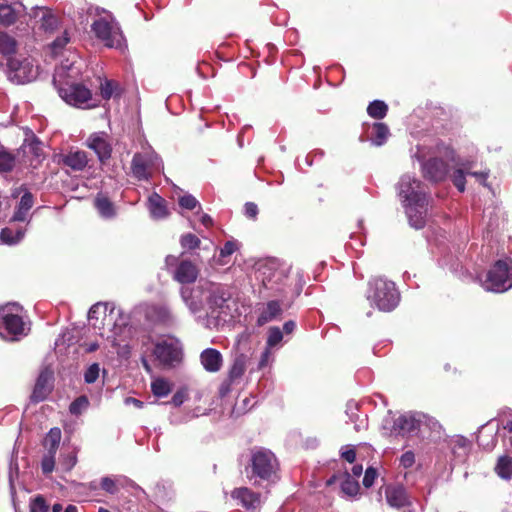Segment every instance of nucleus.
I'll return each mask as SVG.
<instances>
[{
  "instance_id": "obj_8",
  "label": "nucleus",
  "mask_w": 512,
  "mask_h": 512,
  "mask_svg": "<svg viewBox=\"0 0 512 512\" xmlns=\"http://www.w3.org/2000/svg\"><path fill=\"white\" fill-rule=\"evenodd\" d=\"M424 427L439 432L441 425L434 418L420 412H406L396 418L393 424V430L403 436L421 433Z\"/></svg>"
},
{
  "instance_id": "obj_13",
  "label": "nucleus",
  "mask_w": 512,
  "mask_h": 512,
  "mask_svg": "<svg viewBox=\"0 0 512 512\" xmlns=\"http://www.w3.org/2000/svg\"><path fill=\"white\" fill-rule=\"evenodd\" d=\"M153 354L162 364H172L181 359V348L175 340H161L155 344Z\"/></svg>"
},
{
  "instance_id": "obj_45",
  "label": "nucleus",
  "mask_w": 512,
  "mask_h": 512,
  "mask_svg": "<svg viewBox=\"0 0 512 512\" xmlns=\"http://www.w3.org/2000/svg\"><path fill=\"white\" fill-rule=\"evenodd\" d=\"M117 482L118 479L106 476L101 479L100 485L101 488L107 493L115 494L119 490Z\"/></svg>"
},
{
  "instance_id": "obj_16",
  "label": "nucleus",
  "mask_w": 512,
  "mask_h": 512,
  "mask_svg": "<svg viewBox=\"0 0 512 512\" xmlns=\"http://www.w3.org/2000/svg\"><path fill=\"white\" fill-rule=\"evenodd\" d=\"M448 448L456 463L464 462L471 450V442L464 436L454 435L447 440Z\"/></svg>"
},
{
  "instance_id": "obj_37",
  "label": "nucleus",
  "mask_w": 512,
  "mask_h": 512,
  "mask_svg": "<svg viewBox=\"0 0 512 512\" xmlns=\"http://www.w3.org/2000/svg\"><path fill=\"white\" fill-rule=\"evenodd\" d=\"M151 390L155 396L165 397L171 392V387L168 381L158 378L152 381Z\"/></svg>"
},
{
  "instance_id": "obj_26",
  "label": "nucleus",
  "mask_w": 512,
  "mask_h": 512,
  "mask_svg": "<svg viewBox=\"0 0 512 512\" xmlns=\"http://www.w3.org/2000/svg\"><path fill=\"white\" fill-rule=\"evenodd\" d=\"M281 312L282 309L278 301H269L257 319L258 326H263L264 324L273 321L281 314Z\"/></svg>"
},
{
  "instance_id": "obj_56",
  "label": "nucleus",
  "mask_w": 512,
  "mask_h": 512,
  "mask_svg": "<svg viewBox=\"0 0 512 512\" xmlns=\"http://www.w3.org/2000/svg\"><path fill=\"white\" fill-rule=\"evenodd\" d=\"M341 456L343 459H345L349 463H353L356 458V453H355L354 448H352L351 446H344L341 449Z\"/></svg>"
},
{
  "instance_id": "obj_38",
  "label": "nucleus",
  "mask_w": 512,
  "mask_h": 512,
  "mask_svg": "<svg viewBox=\"0 0 512 512\" xmlns=\"http://www.w3.org/2000/svg\"><path fill=\"white\" fill-rule=\"evenodd\" d=\"M41 20V26L45 31L52 32L58 27V18L49 10H42Z\"/></svg>"
},
{
  "instance_id": "obj_1",
  "label": "nucleus",
  "mask_w": 512,
  "mask_h": 512,
  "mask_svg": "<svg viewBox=\"0 0 512 512\" xmlns=\"http://www.w3.org/2000/svg\"><path fill=\"white\" fill-rule=\"evenodd\" d=\"M88 319L94 328L100 330V336L114 348H127L125 342L131 336V328L128 315L120 308L110 303H96L90 308ZM118 353L121 351L118 350Z\"/></svg>"
},
{
  "instance_id": "obj_7",
  "label": "nucleus",
  "mask_w": 512,
  "mask_h": 512,
  "mask_svg": "<svg viewBox=\"0 0 512 512\" xmlns=\"http://www.w3.org/2000/svg\"><path fill=\"white\" fill-rule=\"evenodd\" d=\"M91 29L95 37L106 47L114 48L121 52L127 48L122 30L110 13H106L105 16L96 19L92 23Z\"/></svg>"
},
{
  "instance_id": "obj_64",
  "label": "nucleus",
  "mask_w": 512,
  "mask_h": 512,
  "mask_svg": "<svg viewBox=\"0 0 512 512\" xmlns=\"http://www.w3.org/2000/svg\"><path fill=\"white\" fill-rule=\"evenodd\" d=\"M124 402L126 405H133L139 409L143 407V402L133 397H127Z\"/></svg>"
},
{
  "instance_id": "obj_30",
  "label": "nucleus",
  "mask_w": 512,
  "mask_h": 512,
  "mask_svg": "<svg viewBox=\"0 0 512 512\" xmlns=\"http://www.w3.org/2000/svg\"><path fill=\"white\" fill-rule=\"evenodd\" d=\"M61 430L57 427L50 429L44 439V447L46 452L55 453L58 450L61 441Z\"/></svg>"
},
{
  "instance_id": "obj_27",
  "label": "nucleus",
  "mask_w": 512,
  "mask_h": 512,
  "mask_svg": "<svg viewBox=\"0 0 512 512\" xmlns=\"http://www.w3.org/2000/svg\"><path fill=\"white\" fill-rule=\"evenodd\" d=\"M94 205L103 218L110 219L116 215L114 204L102 194L96 196Z\"/></svg>"
},
{
  "instance_id": "obj_22",
  "label": "nucleus",
  "mask_w": 512,
  "mask_h": 512,
  "mask_svg": "<svg viewBox=\"0 0 512 512\" xmlns=\"http://www.w3.org/2000/svg\"><path fill=\"white\" fill-rule=\"evenodd\" d=\"M232 497L240 502L246 509H256L260 505V496L246 487L237 488Z\"/></svg>"
},
{
  "instance_id": "obj_39",
  "label": "nucleus",
  "mask_w": 512,
  "mask_h": 512,
  "mask_svg": "<svg viewBox=\"0 0 512 512\" xmlns=\"http://www.w3.org/2000/svg\"><path fill=\"white\" fill-rule=\"evenodd\" d=\"M342 491L348 496H355L359 491V483L349 474H346L345 479L341 483Z\"/></svg>"
},
{
  "instance_id": "obj_59",
  "label": "nucleus",
  "mask_w": 512,
  "mask_h": 512,
  "mask_svg": "<svg viewBox=\"0 0 512 512\" xmlns=\"http://www.w3.org/2000/svg\"><path fill=\"white\" fill-rule=\"evenodd\" d=\"M357 409V404L355 402L351 401L347 404L346 414L351 421H355Z\"/></svg>"
},
{
  "instance_id": "obj_5",
  "label": "nucleus",
  "mask_w": 512,
  "mask_h": 512,
  "mask_svg": "<svg viewBox=\"0 0 512 512\" xmlns=\"http://www.w3.org/2000/svg\"><path fill=\"white\" fill-rule=\"evenodd\" d=\"M30 330L29 323L23 319V308L16 303L0 307V337L8 341H18Z\"/></svg>"
},
{
  "instance_id": "obj_46",
  "label": "nucleus",
  "mask_w": 512,
  "mask_h": 512,
  "mask_svg": "<svg viewBox=\"0 0 512 512\" xmlns=\"http://www.w3.org/2000/svg\"><path fill=\"white\" fill-rule=\"evenodd\" d=\"M55 453L46 452L41 462V468L44 474H49L54 470Z\"/></svg>"
},
{
  "instance_id": "obj_31",
  "label": "nucleus",
  "mask_w": 512,
  "mask_h": 512,
  "mask_svg": "<svg viewBox=\"0 0 512 512\" xmlns=\"http://www.w3.org/2000/svg\"><path fill=\"white\" fill-rule=\"evenodd\" d=\"M495 471L499 477L505 480L512 478V458L509 456H501L498 459Z\"/></svg>"
},
{
  "instance_id": "obj_2",
  "label": "nucleus",
  "mask_w": 512,
  "mask_h": 512,
  "mask_svg": "<svg viewBox=\"0 0 512 512\" xmlns=\"http://www.w3.org/2000/svg\"><path fill=\"white\" fill-rule=\"evenodd\" d=\"M181 297L189 311L194 315L218 317L227 308L231 294L219 283L200 282L193 288H181Z\"/></svg>"
},
{
  "instance_id": "obj_53",
  "label": "nucleus",
  "mask_w": 512,
  "mask_h": 512,
  "mask_svg": "<svg viewBox=\"0 0 512 512\" xmlns=\"http://www.w3.org/2000/svg\"><path fill=\"white\" fill-rule=\"evenodd\" d=\"M238 249V245L235 241H227L224 246L220 249L221 257H228L232 255Z\"/></svg>"
},
{
  "instance_id": "obj_15",
  "label": "nucleus",
  "mask_w": 512,
  "mask_h": 512,
  "mask_svg": "<svg viewBox=\"0 0 512 512\" xmlns=\"http://www.w3.org/2000/svg\"><path fill=\"white\" fill-rule=\"evenodd\" d=\"M283 277L284 271L279 270L275 262L259 264L256 271V278L260 280L266 288H273V284L280 282Z\"/></svg>"
},
{
  "instance_id": "obj_44",
  "label": "nucleus",
  "mask_w": 512,
  "mask_h": 512,
  "mask_svg": "<svg viewBox=\"0 0 512 512\" xmlns=\"http://www.w3.org/2000/svg\"><path fill=\"white\" fill-rule=\"evenodd\" d=\"M118 88V84L111 80H105L100 85V92L104 99H110L116 89Z\"/></svg>"
},
{
  "instance_id": "obj_32",
  "label": "nucleus",
  "mask_w": 512,
  "mask_h": 512,
  "mask_svg": "<svg viewBox=\"0 0 512 512\" xmlns=\"http://www.w3.org/2000/svg\"><path fill=\"white\" fill-rule=\"evenodd\" d=\"M41 146V142L34 135H31L30 138L25 139L21 148L24 154H32L36 158H39L42 156Z\"/></svg>"
},
{
  "instance_id": "obj_62",
  "label": "nucleus",
  "mask_w": 512,
  "mask_h": 512,
  "mask_svg": "<svg viewBox=\"0 0 512 512\" xmlns=\"http://www.w3.org/2000/svg\"><path fill=\"white\" fill-rule=\"evenodd\" d=\"M25 192H30V191L28 190V188H27L25 185H21V186H19V187H15V188H13V189H12L11 196H12L13 198H18V197H20V198H21V196H22Z\"/></svg>"
},
{
  "instance_id": "obj_54",
  "label": "nucleus",
  "mask_w": 512,
  "mask_h": 512,
  "mask_svg": "<svg viewBox=\"0 0 512 512\" xmlns=\"http://www.w3.org/2000/svg\"><path fill=\"white\" fill-rule=\"evenodd\" d=\"M377 477V471L374 468H367L363 478V485L367 488L371 487Z\"/></svg>"
},
{
  "instance_id": "obj_52",
  "label": "nucleus",
  "mask_w": 512,
  "mask_h": 512,
  "mask_svg": "<svg viewBox=\"0 0 512 512\" xmlns=\"http://www.w3.org/2000/svg\"><path fill=\"white\" fill-rule=\"evenodd\" d=\"M198 204L199 203L197 199L190 194L184 195L179 198V205L184 209L193 210L198 206Z\"/></svg>"
},
{
  "instance_id": "obj_34",
  "label": "nucleus",
  "mask_w": 512,
  "mask_h": 512,
  "mask_svg": "<svg viewBox=\"0 0 512 512\" xmlns=\"http://www.w3.org/2000/svg\"><path fill=\"white\" fill-rule=\"evenodd\" d=\"M388 111V106L385 102L381 100H374L371 102L367 108V113L369 116L375 119H382L386 116Z\"/></svg>"
},
{
  "instance_id": "obj_6",
  "label": "nucleus",
  "mask_w": 512,
  "mask_h": 512,
  "mask_svg": "<svg viewBox=\"0 0 512 512\" xmlns=\"http://www.w3.org/2000/svg\"><path fill=\"white\" fill-rule=\"evenodd\" d=\"M367 299L380 311L394 310L400 301V294L395 283L385 278H374L369 281Z\"/></svg>"
},
{
  "instance_id": "obj_60",
  "label": "nucleus",
  "mask_w": 512,
  "mask_h": 512,
  "mask_svg": "<svg viewBox=\"0 0 512 512\" xmlns=\"http://www.w3.org/2000/svg\"><path fill=\"white\" fill-rule=\"evenodd\" d=\"M53 512H78V509L75 505H68L65 510H63V507L61 504H54L52 507Z\"/></svg>"
},
{
  "instance_id": "obj_50",
  "label": "nucleus",
  "mask_w": 512,
  "mask_h": 512,
  "mask_svg": "<svg viewBox=\"0 0 512 512\" xmlns=\"http://www.w3.org/2000/svg\"><path fill=\"white\" fill-rule=\"evenodd\" d=\"M49 509L45 499L38 495L30 503V512H47Z\"/></svg>"
},
{
  "instance_id": "obj_47",
  "label": "nucleus",
  "mask_w": 512,
  "mask_h": 512,
  "mask_svg": "<svg viewBox=\"0 0 512 512\" xmlns=\"http://www.w3.org/2000/svg\"><path fill=\"white\" fill-rule=\"evenodd\" d=\"M283 334L278 327H271L268 331L267 346L274 347L281 342Z\"/></svg>"
},
{
  "instance_id": "obj_19",
  "label": "nucleus",
  "mask_w": 512,
  "mask_h": 512,
  "mask_svg": "<svg viewBox=\"0 0 512 512\" xmlns=\"http://www.w3.org/2000/svg\"><path fill=\"white\" fill-rule=\"evenodd\" d=\"M387 503L394 508H402L410 504L408 495L403 486H387L385 489Z\"/></svg>"
},
{
  "instance_id": "obj_57",
  "label": "nucleus",
  "mask_w": 512,
  "mask_h": 512,
  "mask_svg": "<svg viewBox=\"0 0 512 512\" xmlns=\"http://www.w3.org/2000/svg\"><path fill=\"white\" fill-rule=\"evenodd\" d=\"M258 214V207L253 202H247L245 204V215L249 218H256Z\"/></svg>"
},
{
  "instance_id": "obj_9",
  "label": "nucleus",
  "mask_w": 512,
  "mask_h": 512,
  "mask_svg": "<svg viewBox=\"0 0 512 512\" xmlns=\"http://www.w3.org/2000/svg\"><path fill=\"white\" fill-rule=\"evenodd\" d=\"M482 286L486 291L502 293L512 287V261L509 258L498 260L487 272Z\"/></svg>"
},
{
  "instance_id": "obj_25",
  "label": "nucleus",
  "mask_w": 512,
  "mask_h": 512,
  "mask_svg": "<svg viewBox=\"0 0 512 512\" xmlns=\"http://www.w3.org/2000/svg\"><path fill=\"white\" fill-rule=\"evenodd\" d=\"M148 209L154 219H163L168 215L166 201L157 193H152L149 196Z\"/></svg>"
},
{
  "instance_id": "obj_3",
  "label": "nucleus",
  "mask_w": 512,
  "mask_h": 512,
  "mask_svg": "<svg viewBox=\"0 0 512 512\" xmlns=\"http://www.w3.org/2000/svg\"><path fill=\"white\" fill-rule=\"evenodd\" d=\"M396 189L409 224L415 229L423 228L426 223L428 197L422 183L414 176L404 174Z\"/></svg>"
},
{
  "instance_id": "obj_63",
  "label": "nucleus",
  "mask_w": 512,
  "mask_h": 512,
  "mask_svg": "<svg viewBox=\"0 0 512 512\" xmlns=\"http://www.w3.org/2000/svg\"><path fill=\"white\" fill-rule=\"evenodd\" d=\"M468 174L476 177L484 186H486V179L489 175V172L488 171H483V172H467Z\"/></svg>"
},
{
  "instance_id": "obj_29",
  "label": "nucleus",
  "mask_w": 512,
  "mask_h": 512,
  "mask_svg": "<svg viewBox=\"0 0 512 512\" xmlns=\"http://www.w3.org/2000/svg\"><path fill=\"white\" fill-rule=\"evenodd\" d=\"M247 358L245 355L237 356L229 370V381L235 382L240 379L246 370Z\"/></svg>"
},
{
  "instance_id": "obj_48",
  "label": "nucleus",
  "mask_w": 512,
  "mask_h": 512,
  "mask_svg": "<svg viewBox=\"0 0 512 512\" xmlns=\"http://www.w3.org/2000/svg\"><path fill=\"white\" fill-rule=\"evenodd\" d=\"M100 367L98 363L91 364L84 373V380L86 383H94L99 377Z\"/></svg>"
},
{
  "instance_id": "obj_40",
  "label": "nucleus",
  "mask_w": 512,
  "mask_h": 512,
  "mask_svg": "<svg viewBox=\"0 0 512 512\" xmlns=\"http://www.w3.org/2000/svg\"><path fill=\"white\" fill-rule=\"evenodd\" d=\"M155 320L164 324L173 322L174 317L167 306H156L153 308Z\"/></svg>"
},
{
  "instance_id": "obj_4",
  "label": "nucleus",
  "mask_w": 512,
  "mask_h": 512,
  "mask_svg": "<svg viewBox=\"0 0 512 512\" xmlns=\"http://www.w3.org/2000/svg\"><path fill=\"white\" fill-rule=\"evenodd\" d=\"M73 66L74 63H71L69 66L62 64L56 69L54 83L61 84L58 87L60 97L71 106L84 109L94 107L95 104L91 103L92 93L88 88L82 84L66 81V77H71L67 72L73 70Z\"/></svg>"
},
{
  "instance_id": "obj_58",
  "label": "nucleus",
  "mask_w": 512,
  "mask_h": 512,
  "mask_svg": "<svg viewBox=\"0 0 512 512\" xmlns=\"http://www.w3.org/2000/svg\"><path fill=\"white\" fill-rule=\"evenodd\" d=\"M185 398H186V392L185 391H177L173 397H172V400H171V403L178 407L180 405H182L185 401Z\"/></svg>"
},
{
  "instance_id": "obj_21",
  "label": "nucleus",
  "mask_w": 512,
  "mask_h": 512,
  "mask_svg": "<svg viewBox=\"0 0 512 512\" xmlns=\"http://www.w3.org/2000/svg\"><path fill=\"white\" fill-rule=\"evenodd\" d=\"M198 277V269L191 261L180 262L174 272V279L182 284L192 283Z\"/></svg>"
},
{
  "instance_id": "obj_42",
  "label": "nucleus",
  "mask_w": 512,
  "mask_h": 512,
  "mask_svg": "<svg viewBox=\"0 0 512 512\" xmlns=\"http://www.w3.org/2000/svg\"><path fill=\"white\" fill-rule=\"evenodd\" d=\"M70 41L69 34L67 30H65L61 36H58L54 39L50 45L51 51L54 55H57L61 52V50L68 44Z\"/></svg>"
},
{
  "instance_id": "obj_24",
  "label": "nucleus",
  "mask_w": 512,
  "mask_h": 512,
  "mask_svg": "<svg viewBox=\"0 0 512 512\" xmlns=\"http://www.w3.org/2000/svg\"><path fill=\"white\" fill-rule=\"evenodd\" d=\"M63 164L74 171H82L88 164V156L85 151L71 150L63 156Z\"/></svg>"
},
{
  "instance_id": "obj_10",
  "label": "nucleus",
  "mask_w": 512,
  "mask_h": 512,
  "mask_svg": "<svg viewBox=\"0 0 512 512\" xmlns=\"http://www.w3.org/2000/svg\"><path fill=\"white\" fill-rule=\"evenodd\" d=\"M162 168L163 162L161 158L151 147L142 152L135 153L131 161L132 174L139 181L149 180L154 170Z\"/></svg>"
},
{
  "instance_id": "obj_41",
  "label": "nucleus",
  "mask_w": 512,
  "mask_h": 512,
  "mask_svg": "<svg viewBox=\"0 0 512 512\" xmlns=\"http://www.w3.org/2000/svg\"><path fill=\"white\" fill-rule=\"evenodd\" d=\"M15 166V157L7 151H0V173L12 171Z\"/></svg>"
},
{
  "instance_id": "obj_51",
  "label": "nucleus",
  "mask_w": 512,
  "mask_h": 512,
  "mask_svg": "<svg viewBox=\"0 0 512 512\" xmlns=\"http://www.w3.org/2000/svg\"><path fill=\"white\" fill-rule=\"evenodd\" d=\"M452 182L460 192L465 190V173L462 169H456L452 174Z\"/></svg>"
},
{
  "instance_id": "obj_55",
  "label": "nucleus",
  "mask_w": 512,
  "mask_h": 512,
  "mask_svg": "<svg viewBox=\"0 0 512 512\" xmlns=\"http://www.w3.org/2000/svg\"><path fill=\"white\" fill-rule=\"evenodd\" d=\"M415 463V454L412 451H407L400 457V464L404 468H410Z\"/></svg>"
},
{
  "instance_id": "obj_28",
  "label": "nucleus",
  "mask_w": 512,
  "mask_h": 512,
  "mask_svg": "<svg viewBox=\"0 0 512 512\" xmlns=\"http://www.w3.org/2000/svg\"><path fill=\"white\" fill-rule=\"evenodd\" d=\"M24 235L25 229L23 228L6 227L0 232V240L5 244L15 245L23 239Z\"/></svg>"
},
{
  "instance_id": "obj_35",
  "label": "nucleus",
  "mask_w": 512,
  "mask_h": 512,
  "mask_svg": "<svg viewBox=\"0 0 512 512\" xmlns=\"http://www.w3.org/2000/svg\"><path fill=\"white\" fill-rule=\"evenodd\" d=\"M375 136L371 139L375 146L383 145L389 136V129L384 123H375L373 126Z\"/></svg>"
},
{
  "instance_id": "obj_23",
  "label": "nucleus",
  "mask_w": 512,
  "mask_h": 512,
  "mask_svg": "<svg viewBox=\"0 0 512 512\" xmlns=\"http://www.w3.org/2000/svg\"><path fill=\"white\" fill-rule=\"evenodd\" d=\"M200 360L205 370L209 372L219 371L223 362L221 353L213 348L205 349L200 355Z\"/></svg>"
},
{
  "instance_id": "obj_36",
  "label": "nucleus",
  "mask_w": 512,
  "mask_h": 512,
  "mask_svg": "<svg viewBox=\"0 0 512 512\" xmlns=\"http://www.w3.org/2000/svg\"><path fill=\"white\" fill-rule=\"evenodd\" d=\"M16 40L7 33H0V52L3 55H10L16 51Z\"/></svg>"
},
{
  "instance_id": "obj_43",
  "label": "nucleus",
  "mask_w": 512,
  "mask_h": 512,
  "mask_svg": "<svg viewBox=\"0 0 512 512\" xmlns=\"http://www.w3.org/2000/svg\"><path fill=\"white\" fill-rule=\"evenodd\" d=\"M89 406V401L86 396H80L75 399L69 407V411L71 414L79 415L83 411H85Z\"/></svg>"
},
{
  "instance_id": "obj_33",
  "label": "nucleus",
  "mask_w": 512,
  "mask_h": 512,
  "mask_svg": "<svg viewBox=\"0 0 512 512\" xmlns=\"http://www.w3.org/2000/svg\"><path fill=\"white\" fill-rule=\"evenodd\" d=\"M18 12L11 5H0V25L10 26L15 23Z\"/></svg>"
},
{
  "instance_id": "obj_11",
  "label": "nucleus",
  "mask_w": 512,
  "mask_h": 512,
  "mask_svg": "<svg viewBox=\"0 0 512 512\" xmlns=\"http://www.w3.org/2000/svg\"><path fill=\"white\" fill-rule=\"evenodd\" d=\"M8 78L16 84H25L38 76V66L30 57L15 56L8 59Z\"/></svg>"
},
{
  "instance_id": "obj_61",
  "label": "nucleus",
  "mask_w": 512,
  "mask_h": 512,
  "mask_svg": "<svg viewBox=\"0 0 512 512\" xmlns=\"http://www.w3.org/2000/svg\"><path fill=\"white\" fill-rule=\"evenodd\" d=\"M76 462H77L76 455L71 454L64 459L63 465L65 466L66 470H70L75 466Z\"/></svg>"
},
{
  "instance_id": "obj_14",
  "label": "nucleus",
  "mask_w": 512,
  "mask_h": 512,
  "mask_svg": "<svg viewBox=\"0 0 512 512\" xmlns=\"http://www.w3.org/2000/svg\"><path fill=\"white\" fill-rule=\"evenodd\" d=\"M86 146L93 150L100 162L104 163L111 157L112 145L104 132H95L86 139Z\"/></svg>"
},
{
  "instance_id": "obj_12",
  "label": "nucleus",
  "mask_w": 512,
  "mask_h": 512,
  "mask_svg": "<svg viewBox=\"0 0 512 512\" xmlns=\"http://www.w3.org/2000/svg\"><path fill=\"white\" fill-rule=\"evenodd\" d=\"M251 475L249 478L258 477L263 480H269L275 475L278 463L275 455L267 449H255L251 453Z\"/></svg>"
},
{
  "instance_id": "obj_20",
  "label": "nucleus",
  "mask_w": 512,
  "mask_h": 512,
  "mask_svg": "<svg viewBox=\"0 0 512 512\" xmlns=\"http://www.w3.org/2000/svg\"><path fill=\"white\" fill-rule=\"evenodd\" d=\"M52 389V373L48 370L42 371L37 378L32 399L36 402L42 401L46 398Z\"/></svg>"
},
{
  "instance_id": "obj_18",
  "label": "nucleus",
  "mask_w": 512,
  "mask_h": 512,
  "mask_svg": "<svg viewBox=\"0 0 512 512\" xmlns=\"http://www.w3.org/2000/svg\"><path fill=\"white\" fill-rule=\"evenodd\" d=\"M34 205V196L31 192H25L17 206L11 218L12 222H26L29 223L31 216L29 211Z\"/></svg>"
},
{
  "instance_id": "obj_49",
  "label": "nucleus",
  "mask_w": 512,
  "mask_h": 512,
  "mask_svg": "<svg viewBox=\"0 0 512 512\" xmlns=\"http://www.w3.org/2000/svg\"><path fill=\"white\" fill-rule=\"evenodd\" d=\"M180 242L182 247L187 249H195L200 245L199 238L191 233L183 235Z\"/></svg>"
},
{
  "instance_id": "obj_17",
  "label": "nucleus",
  "mask_w": 512,
  "mask_h": 512,
  "mask_svg": "<svg viewBox=\"0 0 512 512\" xmlns=\"http://www.w3.org/2000/svg\"><path fill=\"white\" fill-rule=\"evenodd\" d=\"M422 169L426 178L438 182L445 179L448 173V164L442 159L433 158L425 162Z\"/></svg>"
}]
</instances>
